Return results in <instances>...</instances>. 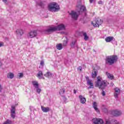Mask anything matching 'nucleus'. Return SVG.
Wrapping results in <instances>:
<instances>
[{
  "mask_svg": "<svg viewBox=\"0 0 124 124\" xmlns=\"http://www.w3.org/2000/svg\"><path fill=\"white\" fill-rule=\"evenodd\" d=\"M97 79V81L95 82V87H97L102 90H105V88L107 87L109 83L106 82L105 80H102V78L100 77H98Z\"/></svg>",
  "mask_w": 124,
  "mask_h": 124,
  "instance_id": "obj_1",
  "label": "nucleus"
},
{
  "mask_svg": "<svg viewBox=\"0 0 124 124\" xmlns=\"http://www.w3.org/2000/svg\"><path fill=\"white\" fill-rule=\"evenodd\" d=\"M65 30V26L63 24H60L56 27H50L49 29L45 30V33H52L56 31H63Z\"/></svg>",
  "mask_w": 124,
  "mask_h": 124,
  "instance_id": "obj_2",
  "label": "nucleus"
},
{
  "mask_svg": "<svg viewBox=\"0 0 124 124\" xmlns=\"http://www.w3.org/2000/svg\"><path fill=\"white\" fill-rule=\"evenodd\" d=\"M47 8L48 11H50L51 12H58L61 9L60 6L55 2L50 3L48 5Z\"/></svg>",
  "mask_w": 124,
  "mask_h": 124,
  "instance_id": "obj_3",
  "label": "nucleus"
},
{
  "mask_svg": "<svg viewBox=\"0 0 124 124\" xmlns=\"http://www.w3.org/2000/svg\"><path fill=\"white\" fill-rule=\"evenodd\" d=\"M117 60H118L117 56L113 55L107 57L106 61L109 64H113L115 62H117Z\"/></svg>",
  "mask_w": 124,
  "mask_h": 124,
  "instance_id": "obj_4",
  "label": "nucleus"
},
{
  "mask_svg": "<svg viewBox=\"0 0 124 124\" xmlns=\"http://www.w3.org/2000/svg\"><path fill=\"white\" fill-rule=\"evenodd\" d=\"M77 7H78V8H79V10L78 12V14H81L82 12H85V11L87 10L86 7H85L84 5H82L81 0H79V2L78 3Z\"/></svg>",
  "mask_w": 124,
  "mask_h": 124,
  "instance_id": "obj_5",
  "label": "nucleus"
},
{
  "mask_svg": "<svg viewBox=\"0 0 124 124\" xmlns=\"http://www.w3.org/2000/svg\"><path fill=\"white\" fill-rule=\"evenodd\" d=\"M95 23L93 22H92V25L94 26V27H99L101 24H102L103 21L101 20V19L99 18V17H97L95 19Z\"/></svg>",
  "mask_w": 124,
  "mask_h": 124,
  "instance_id": "obj_6",
  "label": "nucleus"
},
{
  "mask_svg": "<svg viewBox=\"0 0 124 124\" xmlns=\"http://www.w3.org/2000/svg\"><path fill=\"white\" fill-rule=\"evenodd\" d=\"M37 35V32L36 31H33L29 32L27 34L28 38H33V37H35Z\"/></svg>",
  "mask_w": 124,
  "mask_h": 124,
  "instance_id": "obj_7",
  "label": "nucleus"
},
{
  "mask_svg": "<svg viewBox=\"0 0 124 124\" xmlns=\"http://www.w3.org/2000/svg\"><path fill=\"white\" fill-rule=\"evenodd\" d=\"M69 15L73 20H77V19H78V16H79L77 13L74 11H71V12L69 13Z\"/></svg>",
  "mask_w": 124,
  "mask_h": 124,
  "instance_id": "obj_8",
  "label": "nucleus"
},
{
  "mask_svg": "<svg viewBox=\"0 0 124 124\" xmlns=\"http://www.w3.org/2000/svg\"><path fill=\"white\" fill-rule=\"evenodd\" d=\"M122 111L118 109H115L111 111V115L114 116V117H120V116H122Z\"/></svg>",
  "mask_w": 124,
  "mask_h": 124,
  "instance_id": "obj_9",
  "label": "nucleus"
},
{
  "mask_svg": "<svg viewBox=\"0 0 124 124\" xmlns=\"http://www.w3.org/2000/svg\"><path fill=\"white\" fill-rule=\"evenodd\" d=\"M11 117L13 119H15V117H16V109L14 106H12V108L11 109Z\"/></svg>",
  "mask_w": 124,
  "mask_h": 124,
  "instance_id": "obj_10",
  "label": "nucleus"
},
{
  "mask_svg": "<svg viewBox=\"0 0 124 124\" xmlns=\"http://www.w3.org/2000/svg\"><path fill=\"white\" fill-rule=\"evenodd\" d=\"M114 96L115 98H118L119 97V95L121 93V90L118 87H116L114 89Z\"/></svg>",
  "mask_w": 124,
  "mask_h": 124,
  "instance_id": "obj_11",
  "label": "nucleus"
},
{
  "mask_svg": "<svg viewBox=\"0 0 124 124\" xmlns=\"http://www.w3.org/2000/svg\"><path fill=\"white\" fill-rule=\"evenodd\" d=\"M92 121L94 124H103V120L100 118H94Z\"/></svg>",
  "mask_w": 124,
  "mask_h": 124,
  "instance_id": "obj_12",
  "label": "nucleus"
},
{
  "mask_svg": "<svg viewBox=\"0 0 124 124\" xmlns=\"http://www.w3.org/2000/svg\"><path fill=\"white\" fill-rule=\"evenodd\" d=\"M93 107L97 113H100V111H99V109H98V108H97V103H96V102H93Z\"/></svg>",
  "mask_w": 124,
  "mask_h": 124,
  "instance_id": "obj_13",
  "label": "nucleus"
},
{
  "mask_svg": "<svg viewBox=\"0 0 124 124\" xmlns=\"http://www.w3.org/2000/svg\"><path fill=\"white\" fill-rule=\"evenodd\" d=\"M78 97L80 99V103H82V104H85V103H86V101H87L86 98L83 97L82 95H79Z\"/></svg>",
  "mask_w": 124,
  "mask_h": 124,
  "instance_id": "obj_14",
  "label": "nucleus"
},
{
  "mask_svg": "<svg viewBox=\"0 0 124 124\" xmlns=\"http://www.w3.org/2000/svg\"><path fill=\"white\" fill-rule=\"evenodd\" d=\"M41 109L44 113H47V112H49L50 111V108L41 106Z\"/></svg>",
  "mask_w": 124,
  "mask_h": 124,
  "instance_id": "obj_15",
  "label": "nucleus"
},
{
  "mask_svg": "<svg viewBox=\"0 0 124 124\" xmlns=\"http://www.w3.org/2000/svg\"><path fill=\"white\" fill-rule=\"evenodd\" d=\"M97 76V70L95 68H93V70L92 72V77L93 78H95Z\"/></svg>",
  "mask_w": 124,
  "mask_h": 124,
  "instance_id": "obj_16",
  "label": "nucleus"
},
{
  "mask_svg": "<svg viewBox=\"0 0 124 124\" xmlns=\"http://www.w3.org/2000/svg\"><path fill=\"white\" fill-rule=\"evenodd\" d=\"M24 34V32L22 29H18L16 30V34L18 36H22Z\"/></svg>",
  "mask_w": 124,
  "mask_h": 124,
  "instance_id": "obj_17",
  "label": "nucleus"
},
{
  "mask_svg": "<svg viewBox=\"0 0 124 124\" xmlns=\"http://www.w3.org/2000/svg\"><path fill=\"white\" fill-rule=\"evenodd\" d=\"M87 85L89 86L88 89H93V83L92 82V80H88L87 81Z\"/></svg>",
  "mask_w": 124,
  "mask_h": 124,
  "instance_id": "obj_18",
  "label": "nucleus"
},
{
  "mask_svg": "<svg viewBox=\"0 0 124 124\" xmlns=\"http://www.w3.org/2000/svg\"><path fill=\"white\" fill-rule=\"evenodd\" d=\"M43 76V73L41 71H39L37 74V77L39 79H44V78L42 77Z\"/></svg>",
  "mask_w": 124,
  "mask_h": 124,
  "instance_id": "obj_19",
  "label": "nucleus"
},
{
  "mask_svg": "<svg viewBox=\"0 0 124 124\" xmlns=\"http://www.w3.org/2000/svg\"><path fill=\"white\" fill-rule=\"evenodd\" d=\"M32 84L33 86L35 88V89L38 88L39 87V84H38V82L36 81H33L32 82Z\"/></svg>",
  "mask_w": 124,
  "mask_h": 124,
  "instance_id": "obj_20",
  "label": "nucleus"
},
{
  "mask_svg": "<svg viewBox=\"0 0 124 124\" xmlns=\"http://www.w3.org/2000/svg\"><path fill=\"white\" fill-rule=\"evenodd\" d=\"M52 75L53 74L50 72H47L46 74H44V76H45V77H46L47 78H51Z\"/></svg>",
  "mask_w": 124,
  "mask_h": 124,
  "instance_id": "obj_21",
  "label": "nucleus"
},
{
  "mask_svg": "<svg viewBox=\"0 0 124 124\" xmlns=\"http://www.w3.org/2000/svg\"><path fill=\"white\" fill-rule=\"evenodd\" d=\"M7 77L9 79H13L14 78V74L12 73H9Z\"/></svg>",
  "mask_w": 124,
  "mask_h": 124,
  "instance_id": "obj_22",
  "label": "nucleus"
},
{
  "mask_svg": "<svg viewBox=\"0 0 124 124\" xmlns=\"http://www.w3.org/2000/svg\"><path fill=\"white\" fill-rule=\"evenodd\" d=\"M113 38H114V37L109 36V37H107V38H106L105 40H106V42H111V41H112L113 40Z\"/></svg>",
  "mask_w": 124,
  "mask_h": 124,
  "instance_id": "obj_23",
  "label": "nucleus"
},
{
  "mask_svg": "<svg viewBox=\"0 0 124 124\" xmlns=\"http://www.w3.org/2000/svg\"><path fill=\"white\" fill-rule=\"evenodd\" d=\"M106 74L107 77L108 78H109V79H110V80H112V79H114V76L110 74L108 72H106Z\"/></svg>",
  "mask_w": 124,
  "mask_h": 124,
  "instance_id": "obj_24",
  "label": "nucleus"
},
{
  "mask_svg": "<svg viewBox=\"0 0 124 124\" xmlns=\"http://www.w3.org/2000/svg\"><path fill=\"white\" fill-rule=\"evenodd\" d=\"M82 35L84 37V40L87 41L88 40V39H89V36H88V35L87 34V33L86 32H82Z\"/></svg>",
  "mask_w": 124,
  "mask_h": 124,
  "instance_id": "obj_25",
  "label": "nucleus"
},
{
  "mask_svg": "<svg viewBox=\"0 0 124 124\" xmlns=\"http://www.w3.org/2000/svg\"><path fill=\"white\" fill-rule=\"evenodd\" d=\"M56 48L58 50H62V44H57L56 45Z\"/></svg>",
  "mask_w": 124,
  "mask_h": 124,
  "instance_id": "obj_26",
  "label": "nucleus"
},
{
  "mask_svg": "<svg viewBox=\"0 0 124 124\" xmlns=\"http://www.w3.org/2000/svg\"><path fill=\"white\" fill-rule=\"evenodd\" d=\"M24 77V74L23 73H19L17 75V78L18 79H21V78H23Z\"/></svg>",
  "mask_w": 124,
  "mask_h": 124,
  "instance_id": "obj_27",
  "label": "nucleus"
},
{
  "mask_svg": "<svg viewBox=\"0 0 124 124\" xmlns=\"http://www.w3.org/2000/svg\"><path fill=\"white\" fill-rule=\"evenodd\" d=\"M76 42V40H74L72 42V43H71V47H72V48H74V46H75Z\"/></svg>",
  "mask_w": 124,
  "mask_h": 124,
  "instance_id": "obj_28",
  "label": "nucleus"
},
{
  "mask_svg": "<svg viewBox=\"0 0 124 124\" xmlns=\"http://www.w3.org/2000/svg\"><path fill=\"white\" fill-rule=\"evenodd\" d=\"M3 124H12V121L8 119Z\"/></svg>",
  "mask_w": 124,
  "mask_h": 124,
  "instance_id": "obj_29",
  "label": "nucleus"
},
{
  "mask_svg": "<svg viewBox=\"0 0 124 124\" xmlns=\"http://www.w3.org/2000/svg\"><path fill=\"white\" fill-rule=\"evenodd\" d=\"M36 90L38 93H40V92H41V89L39 88V87L36 88Z\"/></svg>",
  "mask_w": 124,
  "mask_h": 124,
  "instance_id": "obj_30",
  "label": "nucleus"
},
{
  "mask_svg": "<svg viewBox=\"0 0 124 124\" xmlns=\"http://www.w3.org/2000/svg\"><path fill=\"white\" fill-rule=\"evenodd\" d=\"M65 92V90H64V89H62L60 90V92L59 93L60 94H61V93H64Z\"/></svg>",
  "mask_w": 124,
  "mask_h": 124,
  "instance_id": "obj_31",
  "label": "nucleus"
},
{
  "mask_svg": "<svg viewBox=\"0 0 124 124\" xmlns=\"http://www.w3.org/2000/svg\"><path fill=\"white\" fill-rule=\"evenodd\" d=\"M67 44V41L66 40L63 41L62 46H66Z\"/></svg>",
  "mask_w": 124,
  "mask_h": 124,
  "instance_id": "obj_32",
  "label": "nucleus"
},
{
  "mask_svg": "<svg viewBox=\"0 0 124 124\" xmlns=\"http://www.w3.org/2000/svg\"><path fill=\"white\" fill-rule=\"evenodd\" d=\"M103 111L104 112V113H108V109L106 108H104L103 109Z\"/></svg>",
  "mask_w": 124,
  "mask_h": 124,
  "instance_id": "obj_33",
  "label": "nucleus"
},
{
  "mask_svg": "<svg viewBox=\"0 0 124 124\" xmlns=\"http://www.w3.org/2000/svg\"><path fill=\"white\" fill-rule=\"evenodd\" d=\"M38 4L40 5V6H43V2L40 1Z\"/></svg>",
  "mask_w": 124,
  "mask_h": 124,
  "instance_id": "obj_34",
  "label": "nucleus"
},
{
  "mask_svg": "<svg viewBox=\"0 0 124 124\" xmlns=\"http://www.w3.org/2000/svg\"><path fill=\"white\" fill-rule=\"evenodd\" d=\"M40 65H42V66H44V61H41Z\"/></svg>",
  "mask_w": 124,
  "mask_h": 124,
  "instance_id": "obj_35",
  "label": "nucleus"
},
{
  "mask_svg": "<svg viewBox=\"0 0 124 124\" xmlns=\"http://www.w3.org/2000/svg\"><path fill=\"white\" fill-rule=\"evenodd\" d=\"M102 96H105V94H106V93H105V92L104 91H102Z\"/></svg>",
  "mask_w": 124,
  "mask_h": 124,
  "instance_id": "obj_36",
  "label": "nucleus"
},
{
  "mask_svg": "<svg viewBox=\"0 0 124 124\" xmlns=\"http://www.w3.org/2000/svg\"><path fill=\"white\" fill-rule=\"evenodd\" d=\"M78 70H80V71H82V67L79 66V67L78 68Z\"/></svg>",
  "mask_w": 124,
  "mask_h": 124,
  "instance_id": "obj_37",
  "label": "nucleus"
},
{
  "mask_svg": "<svg viewBox=\"0 0 124 124\" xmlns=\"http://www.w3.org/2000/svg\"><path fill=\"white\" fill-rule=\"evenodd\" d=\"M86 79L87 82H88L89 81H91V80H90L89 79V77H86Z\"/></svg>",
  "mask_w": 124,
  "mask_h": 124,
  "instance_id": "obj_38",
  "label": "nucleus"
},
{
  "mask_svg": "<svg viewBox=\"0 0 124 124\" xmlns=\"http://www.w3.org/2000/svg\"><path fill=\"white\" fill-rule=\"evenodd\" d=\"M98 3L99 4H103V2L102 1H99L98 2Z\"/></svg>",
  "mask_w": 124,
  "mask_h": 124,
  "instance_id": "obj_39",
  "label": "nucleus"
},
{
  "mask_svg": "<svg viewBox=\"0 0 124 124\" xmlns=\"http://www.w3.org/2000/svg\"><path fill=\"white\" fill-rule=\"evenodd\" d=\"M63 98L64 101H66L67 99H66V98L65 97L63 96V98Z\"/></svg>",
  "mask_w": 124,
  "mask_h": 124,
  "instance_id": "obj_40",
  "label": "nucleus"
},
{
  "mask_svg": "<svg viewBox=\"0 0 124 124\" xmlns=\"http://www.w3.org/2000/svg\"><path fill=\"white\" fill-rule=\"evenodd\" d=\"M2 90V87H1V85L0 84V93H1Z\"/></svg>",
  "mask_w": 124,
  "mask_h": 124,
  "instance_id": "obj_41",
  "label": "nucleus"
},
{
  "mask_svg": "<svg viewBox=\"0 0 124 124\" xmlns=\"http://www.w3.org/2000/svg\"><path fill=\"white\" fill-rule=\"evenodd\" d=\"M2 46H3V43H0V47H2Z\"/></svg>",
  "mask_w": 124,
  "mask_h": 124,
  "instance_id": "obj_42",
  "label": "nucleus"
},
{
  "mask_svg": "<svg viewBox=\"0 0 124 124\" xmlns=\"http://www.w3.org/2000/svg\"><path fill=\"white\" fill-rule=\"evenodd\" d=\"M2 1H3V2H5V3L6 2H7V0H2Z\"/></svg>",
  "mask_w": 124,
  "mask_h": 124,
  "instance_id": "obj_43",
  "label": "nucleus"
},
{
  "mask_svg": "<svg viewBox=\"0 0 124 124\" xmlns=\"http://www.w3.org/2000/svg\"><path fill=\"white\" fill-rule=\"evenodd\" d=\"M93 0H90V3H93Z\"/></svg>",
  "mask_w": 124,
  "mask_h": 124,
  "instance_id": "obj_44",
  "label": "nucleus"
},
{
  "mask_svg": "<svg viewBox=\"0 0 124 124\" xmlns=\"http://www.w3.org/2000/svg\"><path fill=\"white\" fill-rule=\"evenodd\" d=\"M77 93V92L76 91V90L75 89L74 90V93Z\"/></svg>",
  "mask_w": 124,
  "mask_h": 124,
  "instance_id": "obj_45",
  "label": "nucleus"
},
{
  "mask_svg": "<svg viewBox=\"0 0 124 124\" xmlns=\"http://www.w3.org/2000/svg\"><path fill=\"white\" fill-rule=\"evenodd\" d=\"M2 64H1V62H0V67L1 66Z\"/></svg>",
  "mask_w": 124,
  "mask_h": 124,
  "instance_id": "obj_46",
  "label": "nucleus"
},
{
  "mask_svg": "<svg viewBox=\"0 0 124 124\" xmlns=\"http://www.w3.org/2000/svg\"><path fill=\"white\" fill-rule=\"evenodd\" d=\"M111 86H114V83H111Z\"/></svg>",
  "mask_w": 124,
  "mask_h": 124,
  "instance_id": "obj_47",
  "label": "nucleus"
},
{
  "mask_svg": "<svg viewBox=\"0 0 124 124\" xmlns=\"http://www.w3.org/2000/svg\"><path fill=\"white\" fill-rule=\"evenodd\" d=\"M66 40H67V37H65Z\"/></svg>",
  "mask_w": 124,
  "mask_h": 124,
  "instance_id": "obj_48",
  "label": "nucleus"
},
{
  "mask_svg": "<svg viewBox=\"0 0 124 124\" xmlns=\"http://www.w3.org/2000/svg\"><path fill=\"white\" fill-rule=\"evenodd\" d=\"M93 52H95V50L94 49H93Z\"/></svg>",
  "mask_w": 124,
  "mask_h": 124,
  "instance_id": "obj_49",
  "label": "nucleus"
}]
</instances>
